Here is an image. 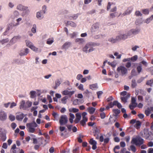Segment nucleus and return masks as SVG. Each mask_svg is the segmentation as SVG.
Masks as SVG:
<instances>
[{"label":"nucleus","mask_w":153,"mask_h":153,"mask_svg":"<svg viewBox=\"0 0 153 153\" xmlns=\"http://www.w3.org/2000/svg\"><path fill=\"white\" fill-rule=\"evenodd\" d=\"M144 143V140L140 136H138L135 137L132 139L131 141V143L135 144L136 146H140L143 144Z\"/></svg>","instance_id":"obj_1"},{"label":"nucleus","mask_w":153,"mask_h":153,"mask_svg":"<svg viewBox=\"0 0 153 153\" xmlns=\"http://www.w3.org/2000/svg\"><path fill=\"white\" fill-rule=\"evenodd\" d=\"M95 50V48L93 47L90 42L87 43L82 49L83 52L86 53H90Z\"/></svg>","instance_id":"obj_2"},{"label":"nucleus","mask_w":153,"mask_h":153,"mask_svg":"<svg viewBox=\"0 0 153 153\" xmlns=\"http://www.w3.org/2000/svg\"><path fill=\"white\" fill-rule=\"evenodd\" d=\"M37 124L34 121L31 123H27L26 126L28 131L30 133H33L35 131V128L37 127Z\"/></svg>","instance_id":"obj_3"},{"label":"nucleus","mask_w":153,"mask_h":153,"mask_svg":"<svg viewBox=\"0 0 153 153\" xmlns=\"http://www.w3.org/2000/svg\"><path fill=\"white\" fill-rule=\"evenodd\" d=\"M117 71L120 75L123 76L127 74L128 69L124 66H121L117 68Z\"/></svg>","instance_id":"obj_4"},{"label":"nucleus","mask_w":153,"mask_h":153,"mask_svg":"<svg viewBox=\"0 0 153 153\" xmlns=\"http://www.w3.org/2000/svg\"><path fill=\"white\" fill-rule=\"evenodd\" d=\"M140 135L146 139L150 140V134L148 129H145L140 133Z\"/></svg>","instance_id":"obj_5"},{"label":"nucleus","mask_w":153,"mask_h":153,"mask_svg":"<svg viewBox=\"0 0 153 153\" xmlns=\"http://www.w3.org/2000/svg\"><path fill=\"white\" fill-rule=\"evenodd\" d=\"M68 119L66 115H62L59 120V123L61 125H64L67 123Z\"/></svg>","instance_id":"obj_6"},{"label":"nucleus","mask_w":153,"mask_h":153,"mask_svg":"<svg viewBox=\"0 0 153 153\" xmlns=\"http://www.w3.org/2000/svg\"><path fill=\"white\" fill-rule=\"evenodd\" d=\"M87 113L86 112H83L82 114V120L80 122V124L83 126L85 125L86 122L88 121V118L86 117Z\"/></svg>","instance_id":"obj_7"},{"label":"nucleus","mask_w":153,"mask_h":153,"mask_svg":"<svg viewBox=\"0 0 153 153\" xmlns=\"http://www.w3.org/2000/svg\"><path fill=\"white\" fill-rule=\"evenodd\" d=\"M100 24L98 23H96L94 24L92 26L91 28V31L92 33H94L99 30Z\"/></svg>","instance_id":"obj_8"},{"label":"nucleus","mask_w":153,"mask_h":153,"mask_svg":"<svg viewBox=\"0 0 153 153\" xmlns=\"http://www.w3.org/2000/svg\"><path fill=\"white\" fill-rule=\"evenodd\" d=\"M19 15V12L17 10H14L10 15V18L12 19L15 20L18 18Z\"/></svg>","instance_id":"obj_9"},{"label":"nucleus","mask_w":153,"mask_h":153,"mask_svg":"<svg viewBox=\"0 0 153 153\" xmlns=\"http://www.w3.org/2000/svg\"><path fill=\"white\" fill-rule=\"evenodd\" d=\"M137 105L136 102V99L134 97H132L131 99V104L129 105V107L131 110H132L134 108L136 107Z\"/></svg>","instance_id":"obj_10"},{"label":"nucleus","mask_w":153,"mask_h":153,"mask_svg":"<svg viewBox=\"0 0 153 153\" xmlns=\"http://www.w3.org/2000/svg\"><path fill=\"white\" fill-rule=\"evenodd\" d=\"M7 119V114L4 111H0V120L4 121Z\"/></svg>","instance_id":"obj_11"},{"label":"nucleus","mask_w":153,"mask_h":153,"mask_svg":"<svg viewBox=\"0 0 153 153\" xmlns=\"http://www.w3.org/2000/svg\"><path fill=\"white\" fill-rule=\"evenodd\" d=\"M13 24L12 23L9 24L7 25V27L5 31L3 33L2 35L6 36L9 33V31L10 30L12 29Z\"/></svg>","instance_id":"obj_12"},{"label":"nucleus","mask_w":153,"mask_h":153,"mask_svg":"<svg viewBox=\"0 0 153 153\" xmlns=\"http://www.w3.org/2000/svg\"><path fill=\"white\" fill-rule=\"evenodd\" d=\"M20 38V37L19 36H14L9 41V45H12L15 44Z\"/></svg>","instance_id":"obj_13"},{"label":"nucleus","mask_w":153,"mask_h":153,"mask_svg":"<svg viewBox=\"0 0 153 153\" xmlns=\"http://www.w3.org/2000/svg\"><path fill=\"white\" fill-rule=\"evenodd\" d=\"M28 8L27 6H25L22 4H19L16 6V9L20 11L26 10Z\"/></svg>","instance_id":"obj_14"},{"label":"nucleus","mask_w":153,"mask_h":153,"mask_svg":"<svg viewBox=\"0 0 153 153\" xmlns=\"http://www.w3.org/2000/svg\"><path fill=\"white\" fill-rule=\"evenodd\" d=\"M44 14H45L43 13L42 11H40L36 12V17L39 20H41L44 18Z\"/></svg>","instance_id":"obj_15"},{"label":"nucleus","mask_w":153,"mask_h":153,"mask_svg":"<svg viewBox=\"0 0 153 153\" xmlns=\"http://www.w3.org/2000/svg\"><path fill=\"white\" fill-rule=\"evenodd\" d=\"M133 10V8L131 7H129L122 14L121 16L123 17L126 15L130 14Z\"/></svg>","instance_id":"obj_16"},{"label":"nucleus","mask_w":153,"mask_h":153,"mask_svg":"<svg viewBox=\"0 0 153 153\" xmlns=\"http://www.w3.org/2000/svg\"><path fill=\"white\" fill-rule=\"evenodd\" d=\"M90 144L92 145V149L93 150L96 149L97 148V142L95 140H94L93 138L90 139L89 141Z\"/></svg>","instance_id":"obj_17"},{"label":"nucleus","mask_w":153,"mask_h":153,"mask_svg":"<svg viewBox=\"0 0 153 153\" xmlns=\"http://www.w3.org/2000/svg\"><path fill=\"white\" fill-rule=\"evenodd\" d=\"M29 53V49L27 48H25L24 50L20 51L19 55L21 56H26Z\"/></svg>","instance_id":"obj_18"},{"label":"nucleus","mask_w":153,"mask_h":153,"mask_svg":"<svg viewBox=\"0 0 153 153\" xmlns=\"http://www.w3.org/2000/svg\"><path fill=\"white\" fill-rule=\"evenodd\" d=\"M19 151V149L16 147L15 144L13 145L10 150L11 152H12V153H18Z\"/></svg>","instance_id":"obj_19"},{"label":"nucleus","mask_w":153,"mask_h":153,"mask_svg":"<svg viewBox=\"0 0 153 153\" xmlns=\"http://www.w3.org/2000/svg\"><path fill=\"white\" fill-rule=\"evenodd\" d=\"M153 20V15L143 20L144 23L148 24Z\"/></svg>","instance_id":"obj_20"},{"label":"nucleus","mask_w":153,"mask_h":153,"mask_svg":"<svg viewBox=\"0 0 153 153\" xmlns=\"http://www.w3.org/2000/svg\"><path fill=\"white\" fill-rule=\"evenodd\" d=\"M71 43L70 42H67L65 43L62 47V49L66 50L68 49L71 46Z\"/></svg>","instance_id":"obj_21"},{"label":"nucleus","mask_w":153,"mask_h":153,"mask_svg":"<svg viewBox=\"0 0 153 153\" xmlns=\"http://www.w3.org/2000/svg\"><path fill=\"white\" fill-rule=\"evenodd\" d=\"M76 118L74 120L75 123H79L81 118V114L80 113H78L76 114Z\"/></svg>","instance_id":"obj_22"},{"label":"nucleus","mask_w":153,"mask_h":153,"mask_svg":"<svg viewBox=\"0 0 153 153\" xmlns=\"http://www.w3.org/2000/svg\"><path fill=\"white\" fill-rule=\"evenodd\" d=\"M25 102L24 100H22L20 103L19 108L20 109H22L23 110H26Z\"/></svg>","instance_id":"obj_23"},{"label":"nucleus","mask_w":153,"mask_h":153,"mask_svg":"<svg viewBox=\"0 0 153 153\" xmlns=\"http://www.w3.org/2000/svg\"><path fill=\"white\" fill-rule=\"evenodd\" d=\"M96 110L95 108L91 107H89L87 108V110L91 114H94Z\"/></svg>","instance_id":"obj_24"},{"label":"nucleus","mask_w":153,"mask_h":153,"mask_svg":"<svg viewBox=\"0 0 153 153\" xmlns=\"http://www.w3.org/2000/svg\"><path fill=\"white\" fill-rule=\"evenodd\" d=\"M89 88L92 90H96L98 88L97 83H95L89 85Z\"/></svg>","instance_id":"obj_25"},{"label":"nucleus","mask_w":153,"mask_h":153,"mask_svg":"<svg viewBox=\"0 0 153 153\" xmlns=\"http://www.w3.org/2000/svg\"><path fill=\"white\" fill-rule=\"evenodd\" d=\"M130 97V95L129 94H128L125 96L121 97V98L122 101L123 102L126 103L127 102V100Z\"/></svg>","instance_id":"obj_26"},{"label":"nucleus","mask_w":153,"mask_h":153,"mask_svg":"<svg viewBox=\"0 0 153 153\" xmlns=\"http://www.w3.org/2000/svg\"><path fill=\"white\" fill-rule=\"evenodd\" d=\"M66 24L67 25H70L72 27H76V24L75 23L71 21H68Z\"/></svg>","instance_id":"obj_27"},{"label":"nucleus","mask_w":153,"mask_h":153,"mask_svg":"<svg viewBox=\"0 0 153 153\" xmlns=\"http://www.w3.org/2000/svg\"><path fill=\"white\" fill-rule=\"evenodd\" d=\"M75 42L79 44H81L84 42L85 40L83 38H77L75 39Z\"/></svg>","instance_id":"obj_28"},{"label":"nucleus","mask_w":153,"mask_h":153,"mask_svg":"<svg viewBox=\"0 0 153 153\" xmlns=\"http://www.w3.org/2000/svg\"><path fill=\"white\" fill-rule=\"evenodd\" d=\"M32 50L35 52H40L41 51V49H39L35 46L33 45L30 48Z\"/></svg>","instance_id":"obj_29"},{"label":"nucleus","mask_w":153,"mask_h":153,"mask_svg":"<svg viewBox=\"0 0 153 153\" xmlns=\"http://www.w3.org/2000/svg\"><path fill=\"white\" fill-rule=\"evenodd\" d=\"M62 82L61 79L57 80L55 82V86L54 88V89H56L60 85Z\"/></svg>","instance_id":"obj_30"},{"label":"nucleus","mask_w":153,"mask_h":153,"mask_svg":"<svg viewBox=\"0 0 153 153\" xmlns=\"http://www.w3.org/2000/svg\"><path fill=\"white\" fill-rule=\"evenodd\" d=\"M26 45L27 46L30 48L33 45L32 43L30 41L27 40L25 41Z\"/></svg>","instance_id":"obj_31"},{"label":"nucleus","mask_w":153,"mask_h":153,"mask_svg":"<svg viewBox=\"0 0 153 153\" xmlns=\"http://www.w3.org/2000/svg\"><path fill=\"white\" fill-rule=\"evenodd\" d=\"M9 41V39L8 38L3 39L0 40V43L2 45L8 43Z\"/></svg>","instance_id":"obj_32"},{"label":"nucleus","mask_w":153,"mask_h":153,"mask_svg":"<svg viewBox=\"0 0 153 153\" xmlns=\"http://www.w3.org/2000/svg\"><path fill=\"white\" fill-rule=\"evenodd\" d=\"M54 42V39L53 38H50L47 40L46 43L47 44L51 45Z\"/></svg>","instance_id":"obj_33"},{"label":"nucleus","mask_w":153,"mask_h":153,"mask_svg":"<svg viewBox=\"0 0 153 153\" xmlns=\"http://www.w3.org/2000/svg\"><path fill=\"white\" fill-rule=\"evenodd\" d=\"M144 23L143 21L142 20V18H140L137 19L135 21V23L137 25H139Z\"/></svg>","instance_id":"obj_34"},{"label":"nucleus","mask_w":153,"mask_h":153,"mask_svg":"<svg viewBox=\"0 0 153 153\" xmlns=\"http://www.w3.org/2000/svg\"><path fill=\"white\" fill-rule=\"evenodd\" d=\"M70 118L69 120L71 123H72L73 122V119L75 118L74 115L71 113L69 114Z\"/></svg>","instance_id":"obj_35"},{"label":"nucleus","mask_w":153,"mask_h":153,"mask_svg":"<svg viewBox=\"0 0 153 153\" xmlns=\"http://www.w3.org/2000/svg\"><path fill=\"white\" fill-rule=\"evenodd\" d=\"M16 119L18 120H21L24 118V114H21L17 115L16 116Z\"/></svg>","instance_id":"obj_36"},{"label":"nucleus","mask_w":153,"mask_h":153,"mask_svg":"<svg viewBox=\"0 0 153 153\" xmlns=\"http://www.w3.org/2000/svg\"><path fill=\"white\" fill-rule=\"evenodd\" d=\"M32 105V102L29 101H27L25 102V108L26 110L28 108H29Z\"/></svg>","instance_id":"obj_37"},{"label":"nucleus","mask_w":153,"mask_h":153,"mask_svg":"<svg viewBox=\"0 0 153 153\" xmlns=\"http://www.w3.org/2000/svg\"><path fill=\"white\" fill-rule=\"evenodd\" d=\"M37 27L36 24H33V25L31 29V31L32 33H35L36 32Z\"/></svg>","instance_id":"obj_38"},{"label":"nucleus","mask_w":153,"mask_h":153,"mask_svg":"<svg viewBox=\"0 0 153 153\" xmlns=\"http://www.w3.org/2000/svg\"><path fill=\"white\" fill-rule=\"evenodd\" d=\"M108 41L112 43H116L117 41L116 37V38H114L112 37L108 39Z\"/></svg>","instance_id":"obj_39"},{"label":"nucleus","mask_w":153,"mask_h":153,"mask_svg":"<svg viewBox=\"0 0 153 153\" xmlns=\"http://www.w3.org/2000/svg\"><path fill=\"white\" fill-rule=\"evenodd\" d=\"M133 34L136 35L139 33L140 32V30L137 29H131Z\"/></svg>","instance_id":"obj_40"},{"label":"nucleus","mask_w":153,"mask_h":153,"mask_svg":"<svg viewBox=\"0 0 153 153\" xmlns=\"http://www.w3.org/2000/svg\"><path fill=\"white\" fill-rule=\"evenodd\" d=\"M92 47L94 48V47H98L100 45V43L97 42H90Z\"/></svg>","instance_id":"obj_41"},{"label":"nucleus","mask_w":153,"mask_h":153,"mask_svg":"<svg viewBox=\"0 0 153 153\" xmlns=\"http://www.w3.org/2000/svg\"><path fill=\"white\" fill-rule=\"evenodd\" d=\"M141 125V123L140 121H137L136 122V124L134 125V127L137 129H138L140 126Z\"/></svg>","instance_id":"obj_42"},{"label":"nucleus","mask_w":153,"mask_h":153,"mask_svg":"<svg viewBox=\"0 0 153 153\" xmlns=\"http://www.w3.org/2000/svg\"><path fill=\"white\" fill-rule=\"evenodd\" d=\"M69 111L70 112L76 113L78 112L79 111V110L78 109L75 108H71L69 109Z\"/></svg>","instance_id":"obj_43"},{"label":"nucleus","mask_w":153,"mask_h":153,"mask_svg":"<svg viewBox=\"0 0 153 153\" xmlns=\"http://www.w3.org/2000/svg\"><path fill=\"white\" fill-rule=\"evenodd\" d=\"M151 110L150 108H148L146 110H145V113L146 115L148 116L151 113Z\"/></svg>","instance_id":"obj_44"},{"label":"nucleus","mask_w":153,"mask_h":153,"mask_svg":"<svg viewBox=\"0 0 153 153\" xmlns=\"http://www.w3.org/2000/svg\"><path fill=\"white\" fill-rule=\"evenodd\" d=\"M142 12L144 15H147L149 13V10L148 9L142 10Z\"/></svg>","instance_id":"obj_45"},{"label":"nucleus","mask_w":153,"mask_h":153,"mask_svg":"<svg viewBox=\"0 0 153 153\" xmlns=\"http://www.w3.org/2000/svg\"><path fill=\"white\" fill-rule=\"evenodd\" d=\"M22 20V18L21 17H19L16 18V25H18L20 24V22H21Z\"/></svg>","instance_id":"obj_46"},{"label":"nucleus","mask_w":153,"mask_h":153,"mask_svg":"<svg viewBox=\"0 0 153 153\" xmlns=\"http://www.w3.org/2000/svg\"><path fill=\"white\" fill-rule=\"evenodd\" d=\"M8 6L10 8L12 9L15 6L14 3V2H10L8 4Z\"/></svg>","instance_id":"obj_47"},{"label":"nucleus","mask_w":153,"mask_h":153,"mask_svg":"<svg viewBox=\"0 0 153 153\" xmlns=\"http://www.w3.org/2000/svg\"><path fill=\"white\" fill-rule=\"evenodd\" d=\"M30 97L31 98H33L35 97L36 92L34 91H30Z\"/></svg>","instance_id":"obj_48"},{"label":"nucleus","mask_w":153,"mask_h":153,"mask_svg":"<svg viewBox=\"0 0 153 153\" xmlns=\"http://www.w3.org/2000/svg\"><path fill=\"white\" fill-rule=\"evenodd\" d=\"M137 55H135L131 58H130V60H131L133 62H134L137 60Z\"/></svg>","instance_id":"obj_49"},{"label":"nucleus","mask_w":153,"mask_h":153,"mask_svg":"<svg viewBox=\"0 0 153 153\" xmlns=\"http://www.w3.org/2000/svg\"><path fill=\"white\" fill-rule=\"evenodd\" d=\"M137 85V83L136 82V81L135 80H132L131 81V87L133 88H134Z\"/></svg>","instance_id":"obj_50"},{"label":"nucleus","mask_w":153,"mask_h":153,"mask_svg":"<svg viewBox=\"0 0 153 153\" xmlns=\"http://www.w3.org/2000/svg\"><path fill=\"white\" fill-rule=\"evenodd\" d=\"M52 115L56 120H58L59 114L55 112H53Z\"/></svg>","instance_id":"obj_51"},{"label":"nucleus","mask_w":153,"mask_h":153,"mask_svg":"<svg viewBox=\"0 0 153 153\" xmlns=\"http://www.w3.org/2000/svg\"><path fill=\"white\" fill-rule=\"evenodd\" d=\"M135 15L137 16H142V14L139 11H136L135 13Z\"/></svg>","instance_id":"obj_52"},{"label":"nucleus","mask_w":153,"mask_h":153,"mask_svg":"<svg viewBox=\"0 0 153 153\" xmlns=\"http://www.w3.org/2000/svg\"><path fill=\"white\" fill-rule=\"evenodd\" d=\"M41 11H42L43 13L45 14L47 11V6L44 5L42 7V10H41Z\"/></svg>","instance_id":"obj_53"},{"label":"nucleus","mask_w":153,"mask_h":153,"mask_svg":"<svg viewBox=\"0 0 153 153\" xmlns=\"http://www.w3.org/2000/svg\"><path fill=\"white\" fill-rule=\"evenodd\" d=\"M9 119L11 121H14L15 119V117L14 116L11 114H10L9 116Z\"/></svg>","instance_id":"obj_54"},{"label":"nucleus","mask_w":153,"mask_h":153,"mask_svg":"<svg viewBox=\"0 0 153 153\" xmlns=\"http://www.w3.org/2000/svg\"><path fill=\"white\" fill-rule=\"evenodd\" d=\"M130 148L131 150L134 152H135L136 151V149L135 147L133 145H131L130 146Z\"/></svg>","instance_id":"obj_55"},{"label":"nucleus","mask_w":153,"mask_h":153,"mask_svg":"<svg viewBox=\"0 0 153 153\" xmlns=\"http://www.w3.org/2000/svg\"><path fill=\"white\" fill-rule=\"evenodd\" d=\"M77 33L75 32H73V33L70 34V36L71 38H74L76 36Z\"/></svg>","instance_id":"obj_56"},{"label":"nucleus","mask_w":153,"mask_h":153,"mask_svg":"<svg viewBox=\"0 0 153 153\" xmlns=\"http://www.w3.org/2000/svg\"><path fill=\"white\" fill-rule=\"evenodd\" d=\"M113 111L114 114H115V115L117 116L120 113V110L118 109H115L113 110Z\"/></svg>","instance_id":"obj_57"},{"label":"nucleus","mask_w":153,"mask_h":153,"mask_svg":"<svg viewBox=\"0 0 153 153\" xmlns=\"http://www.w3.org/2000/svg\"><path fill=\"white\" fill-rule=\"evenodd\" d=\"M116 37L117 38V41L123 39L122 34L118 35Z\"/></svg>","instance_id":"obj_58"},{"label":"nucleus","mask_w":153,"mask_h":153,"mask_svg":"<svg viewBox=\"0 0 153 153\" xmlns=\"http://www.w3.org/2000/svg\"><path fill=\"white\" fill-rule=\"evenodd\" d=\"M114 55L115 56H117L116 58L117 59H120L121 58V55L119 54V53L117 52H115L114 53Z\"/></svg>","instance_id":"obj_59"},{"label":"nucleus","mask_w":153,"mask_h":153,"mask_svg":"<svg viewBox=\"0 0 153 153\" xmlns=\"http://www.w3.org/2000/svg\"><path fill=\"white\" fill-rule=\"evenodd\" d=\"M62 93L63 95H68V94L69 93V91L67 90H65L63 91L62 92Z\"/></svg>","instance_id":"obj_60"},{"label":"nucleus","mask_w":153,"mask_h":153,"mask_svg":"<svg viewBox=\"0 0 153 153\" xmlns=\"http://www.w3.org/2000/svg\"><path fill=\"white\" fill-rule=\"evenodd\" d=\"M103 35L101 34H99L96 35L94 36V38L96 39H100L102 37Z\"/></svg>","instance_id":"obj_61"},{"label":"nucleus","mask_w":153,"mask_h":153,"mask_svg":"<svg viewBox=\"0 0 153 153\" xmlns=\"http://www.w3.org/2000/svg\"><path fill=\"white\" fill-rule=\"evenodd\" d=\"M67 97H65L62 98V99L61 101L62 103L64 104H65L66 103V100H67Z\"/></svg>","instance_id":"obj_62"},{"label":"nucleus","mask_w":153,"mask_h":153,"mask_svg":"<svg viewBox=\"0 0 153 153\" xmlns=\"http://www.w3.org/2000/svg\"><path fill=\"white\" fill-rule=\"evenodd\" d=\"M137 69L138 71V72L139 73H140L141 72L142 69V67L140 65L138 66L137 67Z\"/></svg>","instance_id":"obj_63"},{"label":"nucleus","mask_w":153,"mask_h":153,"mask_svg":"<svg viewBox=\"0 0 153 153\" xmlns=\"http://www.w3.org/2000/svg\"><path fill=\"white\" fill-rule=\"evenodd\" d=\"M127 36H128V37L130 36H131L132 34H133L131 29L128 31L127 33Z\"/></svg>","instance_id":"obj_64"}]
</instances>
